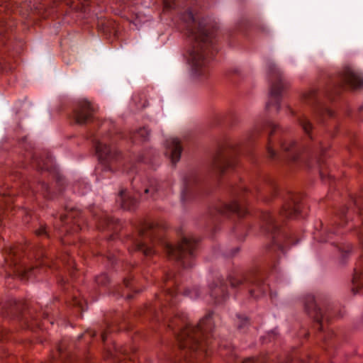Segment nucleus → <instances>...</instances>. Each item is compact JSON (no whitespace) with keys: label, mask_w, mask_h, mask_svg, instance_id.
I'll use <instances>...</instances> for the list:
<instances>
[{"label":"nucleus","mask_w":363,"mask_h":363,"mask_svg":"<svg viewBox=\"0 0 363 363\" xmlns=\"http://www.w3.org/2000/svg\"><path fill=\"white\" fill-rule=\"evenodd\" d=\"M169 327L177 333L181 357L186 363H201L208 355L211 344L213 322L211 313H208L196 325H190L184 313H177L169 322Z\"/></svg>","instance_id":"1"},{"label":"nucleus","mask_w":363,"mask_h":363,"mask_svg":"<svg viewBox=\"0 0 363 363\" xmlns=\"http://www.w3.org/2000/svg\"><path fill=\"white\" fill-rule=\"evenodd\" d=\"M181 19L186 24L188 37L193 41L189 57L192 74L200 80L206 79L210 74V59L216 50L213 43L214 27L206 25L203 21L197 25L190 10L184 12Z\"/></svg>","instance_id":"2"},{"label":"nucleus","mask_w":363,"mask_h":363,"mask_svg":"<svg viewBox=\"0 0 363 363\" xmlns=\"http://www.w3.org/2000/svg\"><path fill=\"white\" fill-rule=\"evenodd\" d=\"M156 244H161L168 257L176 260L183 268H190L194 265L198 247V240L194 238L183 237L177 246H173L158 235L153 223H146L134 240L133 249L142 252L145 256H151L155 252L154 247Z\"/></svg>","instance_id":"3"},{"label":"nucleus","mask_w":363,"mask_h":363,"mask_svg":"<svg viewBox=\"0 0 363 363\" xmlns=\"http://www.w3.org/2000/svg\"><path fill=\"white\" fill-rule=\"evenodd\" d=\"M24 253V247L21 245L11 247L6 250L5 261L6 266L11 270V272H7L9 276L13 274L22 280H26L35 274L38 265L44 264L51 267L50 258L45 255L43 249H39L35 252L34 255L35 264L28 263L30 258L23 257Z\"/></svg>","instance_id":"4"},{"label":"nucleus","mask_w":363,"mask_h":363,"mask_svg":"<svg viewBox=\"0 0 363 363\" xmlns=\"http://www.w3.org/2000/svg\"><path fill=\"white\" fill-rule=\"evenodd\" d=\"M278 192V187L274 179L268 178L265 180L261 189H257L255 191H249L244 186H239L233 190L235 199L230 203H220L216 207V211L221 215H228L229 213H236L238 216L242 217L247 213V210L242 203L241 194H250L255 196L257 194H261L265 201H269L274 198Z\"/></svg>","instance_id":"5"},{"label":"nucleus","mask_w":363,"mask_h":363,"mask_svg":"<svg viewBox=\"0 0 363 363\" xmlns=\"http://www.w3.org/2000/svg\"><path fill=\"white\" fill-rule=\"evenodd\" d=\"M240 145L226 140L218 146L211 164L212 170L218 174H222L228 168L233 167L236 164V156Z\"/></svg>","instance_id":"6"},{"label":"nucleus","mask_w":363,"mask_h":363,"mask_svg":"<svg viewBox=\"0 0 363 363\" xmlns=\"http://www.w3.org/2000/svg\"><path fill=\"white\" fill-rule=\"evenodd\" d=\"M304 308L307 314L318 324V329H323V322H328L333 317V307L328 302L315 299L313 295H308L304 298Z\"/></svg>","instance_id":"7"},{"label":"nucleus","mask_w":363,"mask_h":363,"mask_svg":"<svg viewBox=\"0 0 363 363\" xmlns=\"http://www.w3.org/2000/svg\"><path fill=\"white\" fill-rule=\"evenodd\" d=\"M267 69L271 86L269 100L266 104V108H269L271 106H274L277 111H279L280 109L281 92L289 86V82L273 62H269L267 63Z\"/></svg>","instance_id":"8"},{"label":"nucleus","mask_w":363,"mask_h":363,"mask_svg":"<svg viewBox=\"0 0 363 363\" xmlns=\"http://www.w3.org/2000/svg\"><path fill=\"white\" fill-rule=\"evenodd\" d=\"M228 281L232 288H247L251 297L257 298L267 290L266 285L256 274H230Z\"/></svg>","instance_id":"9"},{"label":"nucleus","mask_w":363,"mask_h":363,"mask_svg":"<svg viewBox=\"0 0 363 363\" xmlns=\"http://www.w3.org/2000/svg\"><path fill=\"white\" fill-rule=\"evenodd\" d=\"M95 148L99 159L102 162L111 164L119 162L122 159L121 152L116 147L108 144L106 137L96 143Z\"/></svg>","instance_id":"10"},{"label":"nucleus","mask_w":363,"mask_h":363,"mask_svg":"<svg viewBox=\"0 0 363 363\" xmlns=\"http://www.w3.org/2000/svg\"><path fill=\"white\" fill-rule=\"evenodd\" d=\"M137 182L134 179L132 182L136 193L142 199L146 200L152 198L154 200L157 199L162 196V185L155 179H148L141 184L140 186H135Z\"/></svg>","instance_id":"11"},{"label":"nucleus","mask_w":363,"mask_h":363,"mask_svg":"<svg viewBox=\"0 0 363 363\" xmlns=\"http://www.w3.org/2000/svg\"><path fill=\"white\" fill-rule=\"evenodd\" d=\"M270 128L271 130L269 133V138L268 140V144L267 146L268 157L271 159H275L277 153L272 149V141L271 137L277 131V130L279 129V127L274 125L272 122L265 121L256 123L254 128L248 133L246 140H247V143H251L264 128Z\"/></svg>","instance_id":"12"},{"label":"nucleus","mask_w":363,"mask_h":363,"mask_svg":"<svg viewBox=\"0 0 363 363\" xmlns=\"http://www.w3.org/2000/svg\"><path fill=\"white\" fill-rule=\"evenodd\" d=\"M94 111L95 108L91 102L80 100L73 110L72 118L76 123L84 125L92 121Z\"/></svg>","instance_id":"13"},{"label":"nucleus","mask_w":363,"mask_h":363,"mask_svg":"<svg viewBox=\"0 0 363 363\" xmlns=\"http://www.w3.org/2000/svg\"><path fill=\"white\" fill-rule=\"evenodd\" d=\"M340 87L345 86L353 89L363 87V78L353 69L346 67L338 76Z\"/></svg>","instance_id":"14"},{"label":"nucleus","mask_w":363,"mask_h":363,"mask_svg":"<svg viewBox=\"0 0 363 363\" xmlns=\"http://www.w3.org/2000/svg\"><path fill=\"white\" fill-rule=\"evenodd\" d=\"M81 213L79 211L69 212L67 214L60 216V222L62 227L60 229L62 232L75 233L81 230Z\"/></svg>","instance_id":"15"},{"label":"nucleus","mask_w":363,"mask_h":363,"mask_svg":"<svg viewBox=\"0 0 363 363\" xmlns=\"http://www.w3.org/2000/svg\"><path fill=\"white\" fill-rule=\"evenodd\" d=\"M300 213V205L298 196L288 193L284 197V203L280 211V216L286 218H296Z\"/></svg>","instance_id":"16"},{"label":"nucleus","mask_w":363,"mask_h":363,"mask_svg":"<svg viewBox=\"0 0 363 363\" xmlns=\"http://www.w3.org/2000/svg\"><path fill=\"white\" fill-rule=\"evenodd\" d=\"M262 228L268 233L273 236V244L281 248V246L278 243L276 235L279 231V224L274 216L269 212H262L261 214Z\"/></svg>","instance_id":"17"},{"label":"nucleus","mask_w":363,"mask_h":363,"mask_svg":"<svg viewBox=\"0 0 363 363\" xmlns=\"http://www.w3.org/2000/svg\"><path fill=\"white\" fill-rule=\"evenodd\" d=\"M166 155H167L173 164H175L181 157L182 147L177 138H169L166 141Z\"/></svg>","instance_id":"18"},{"label":"nucleus","mask_w":363,"mask_h":363,"mask_svg":"<svg viewBox=\"0 0 363 363\" xmlns=\"http://www.w3.org/2000/svg\"><path fill=\"white\" fill-rule=\"evenodd\" d=\"M197 182L196 174L194 172L187 173L183 177V188L181 194V200L185 203L190 199L193 195L191 186Z\"/></svg>","instance_id":"19"},{"label":"nucleus","mask_w":363,"mask_h":363,"mask_svg":"<svg viewBox=\"0 0 363 363\" xmlns=\"http://www.w3.org/2000/svg\"><path fill=\"white\" fill-rule=\"evenodd\" d=\"M227 286L220 279L210 285V296L215 300V303H220L228 297Z\"/></svg>","instance_id":"20"},{"label":"nucleus","mask_w":363,"mask_h":363,"mask_svg":"<svg viewBox=\"0 0 363 363\" xmlns=\"http://www.w3.org/2000/svg\"><path fill=\"white\" fill-rule=\"evenodd\" d=\"M118 201L121 202V208L125 210H133L138 206V201L128 194H126V191L124 189L121 190Z\"/></svg>","instance_id":"21"},{"label":"nucleus","mask_w":363,"mask_h":363,"mask_svg":"<svg viewBox=\"0 0 363 363\" xmlns=\"http://www.w3.org/2000/svg\"><path fill=\"white\" fill-rule=\"evenodd\" d=\"M281 147L284 151L288 152L289 160L293 162H296L298 160L299 151L294 141L284 142L281 143Z\"/></svg>","instance_id":"22"},{"label":"nucleus","mask_w":363,"mask_h":363,"mask_svg":"<svg viewBox=\"0 0 363 363\" xmlns=\"http://www.w3.org/2000/svg\"><path fill=\"white\" fill-rule=\"evenodd\" d=\"M298 123L305 133L308 135L311 139H312L313 137L311 131L313 129V125L310 121L306 116H301L298 119Z\"/></svg>","instance_id":"23"},{"label":"nucleus","mask_w":363,"mask_h":363,"mask_svg":"<svg viewBox=\"0 0 363 363\" xmlns=\"http://www.w3.org/2000/svg\"><path fill=\"white\" fill-rule=\"evenodd\" d=\"M150 136V130L143 127L140 128L135 133L133 134V139L134 140H140V141H145L148 140Z\"/></svg>","instance_id":"24"},{"label":"nucleus","mask_w":363,"mask_h":363,"mask_svg":"<svg viewBox=\"0 0 363 363\" xmlns=\"http://www.w3.org/2000/svg\"><path fill=\"white\" fill-rule=\"evenodd\" d=\"M162 296L164 297L165 301L170 306H174L175 304L174 299L177 296L176 289H167Z\"/></svg>","instance_id":"25"},{"label":"nucleus","mask_w":363,"mask_h":363,"mask_svg":"<svg viewBox=\"0 0 363 363\" xmlns=\"http://www.w3.org/2000/svg\"><path fill=\"white\" fill-rule=\"evenodd\" d=\"M303 99L306 103L315 104L318 101V94L315 89H311L303 94Z\"/></svg>","instance_id":"26"},{"label":"nucleus","mask_w":363,"mask_h":363,"mask_svg":"<svg viewBox=\"0 0 363 363\" xmlns=\"http://www.w3.org/2000/svg\"><path fill=\"white\" fill-rule=\"evenodd\" d=\"M237 318H238L237 325H238V328L239 330L245 329V328H247L249 325L250 323H249V320L247 317H245V316H242L240 315H238Z\"/></svg>","instance_id":"27"},{"label":"nucleus","mask_w":363,"mask_h":363,"mask_svg":"<svg viewBox=\"0 0 363 363\" xmlns=\"http://www.w3.org/2000/svg\"><path fill=\"white\" fill-rule=\"evenodd\" d=\"M199 291L197 287H194L192 289H188L184 291V295L189 296L191 298H196L199 296Z\"/></svg>","instance_id":"28"},{"label":"nucleus","mask_w":363,"mask_h":363,"mask_svg":"<svg viewBox=\"0 0 363 363\" xmlns=\"http://www.w3.org/2000/svg\"><path fill=\"white\" fill-rule=\"evenodd\" d=\"M95 281L99 285H106L108 283L109 279L106 274H101L96 277Z\"/></svg>","instance_id":"29"},{"label":"nucleus","mask_w":363,"mask_h":363,"mask_svg":"<svg viewBox=\"0 0 363 363\" xmlns=\"http://www.w3.org/2000/svg\"><path fill=\"white\" fill-rule=\"evenodd\" d=\"M40 186L43 196L49 199L51 198V196L49 195V186L48 184L42 182L40 184Z\"/></svg>","instance_id":"30"},{"label":"nucleus","mask_w":363,"mask_h":363,"mask_svg":"<svg viewBox=\"0 0 363 363\" xmlns=\"http://www.w3.org/2000/svg\"><path fill=\"white\" fill-rule=\"evenodd\" d=\"M242 363H267L262 359L247 358Z\"/></svg>","instance_id":"31"},{"label":"nucleus","mask_w":363,"mask_h":363,"mask_svg":"<svg viewBox=\"0 0 363 363\" xmlns=\"http://www.w3.org/2000/svg\"><path fill=\"white\" fill-rule=\"evenodd\" d=\"M35 234L38 236L48 235L45 226L41 225L38 230H35Z\"/></svg>","instance_id":"32"},{"label":"nucleus","mask_w":363,"mask_h":363,"mask_svg":"<svg viewBox=\"0 0 363 363\" xmlns=\"http://www.w3.org/2000/svg\"><path fill=\"white\" fill-rule=\"evenodd\" d=\"M352 281L354 286L352 288V290L353 293L355 294L356 293H357V288L362 286V284H359L357 275L354 277Z\"/></svg>","instance_id":"33"},{"label":"nucleus","mask_w":363,"mask_h":363,"mask_svg":"<svg viewBox=\"0 0 363 363\" xmlns=\"http://www.w3.org/2000/svg\"><path fill=\"white\" fill-rule=\"evenodd\" d=\"M40 316H41L45 321L48 320L51 325L53 324L52 320L48 319V314L46 312L40 313L39 315H37L35 317H33L34 319H38Z\"/></svg>","instance_id":"34"},{"label":"nucleus","mask_w":363,"mask_h":363,"mask_svg":"<svg viewBox=\"0 0 363 363\" xmlns=\"http://www.w3.org/2000/svg\"><path fill=\"white\" fill-rule=\"evenodd\" d=\"M338 84H339V79H337V82H336V84H334V87H333L334 90H332V92H334L335 94H338L340 92L341 89L345 87V86L340 87L338 86Z\"/></svg>","instance_id":"35"},{"label":"nucleus","mask_w":363,"mask_h":363,"mask_svg":"<svg viewBox=\"0 0 363 363\" xmlns=\"http://www.w3.org/2000/svg\"><path fill=\"white\" fill-rule=\"evenodd\" d=\"M320 155L318 157V158H316V162L320 165L321 162H322V155L324 154L325 152V150L323 149V147H320Z\"/></svg>","instance_id":"36"},{"label":"nucleus","mask_w":363,"mask_h":363,"mask_svg":"<svg viewBox=\"0 0 363 363\" xmlns=\"http://www.w3.org/2000/svg\"><path fill=\"white\" fill-rule=\"evenodd\" d=\"M333 234H335V233H334V232L329 231V232L327 233V238H323L321 240H322V241H325V242L328 241L330 239H331V238H332V237H333Z\"/></svg>","instance_id":"37"},{"label":"nucleus","mask_w":363,"mask_h":363,"mask_svg":"<svg viewBox=\"0 0 363 363\" xmlns=\"http://www.w3.org/2000/svg\"><path fill=\"white\" fill-rule=\"evenodd\" d=\"M164 6L166 8H169V9H173L174 6V2H171L169 1V4H168L167 1H166V0L164 1Z\"/></svg>","instance_id":"38"},{"label":"nucleus","mask_w":363,"mask_h":363,"mask_svg":"<svg viewBox=\"0 0 363 363\" xmlns=\"http://www.w3.org/2000/svg\"><path fill=\"white\" fill-rule=\"evenodd\" d=\"M108 259L109 260V262L111 263V264H113L114 262L116 261V257L115 255H109L108 257Z\"/></svg>","instance_id":"39"},{"label":"nucleus","mask_w":363,"mask_h":363,"mask_svg":"<svg viewBox=\"0 0 363 363\" xmlns=\"http://www.w3.org/2000/svg\"><path fill=\"white\" fill-rule=\"evenodd\" d=\"M323 111L325 112L330 117L333 116V112L330 109L325 108L323 110Z\"/></svg>","instance_id":"40"},{"label":"nucleus","mask_w":363,"mask_h":363,"mask_svg":"<svg viewBox=\"0 0 363 363\" xmlns=\"http://www.w3.org/2000/svg\"><path fill=\"white\" fill-rule=\"evenodd\" d=\"M110 125H113L112 123L109 121H104L103 123H102V127H106V126H110Z\"/></svg>","instance_id":"41"},{"label":"nucleus","mask_w":363,"mask_h":363,"mask_svg":"<svg viewBox=\"0 0 363 363\" xmlns=\"http://www.w3.org/2000/svg\"><path fill=\"white\" fill-rule=\"evenodd\" d=\"M174 274H173L172 273L167 274V279L168 281H170L172 279H174Z\"/></svg>","instance_id":"42"},{"label":"nucleus","mask_w":363,"mask_h":363,"mask_svg":"<svg viewBox=\"0 0 363 363\" xmlns=\"http://www.w3.org/2000/svg\"><path fill=\"white\" fill-rule=\"evenodd\" d=\"M101 338L104 342L106 340L107 335L105 332L101 334Z\"/></svg>","instance_id":"43"},{"label":"nucleus","mask_w":363,"mask_h":363,"mask_svg":"<svg viewBox=\"0 0 363 363\" xmlns=\"http://www.w3.org/2000/svg\"><path fill=\"white\" fill-rule=\"evenodd\" d=\"M4 38H5L4 35H3L1 31H0V42H4Z\"/></svg>","instance_id":"44"},{"label":"nucleus","mask_w":363,"mask_h":363,"mask_svg":"<svg viewBox=\"0 0 363 363\" xmlns=\"http://www.w3.org/2000/svg\"><path fill=\"white\" fill-rule=\"evenodd\" d=\"M124 284H125L127 287H128V286H129V285H130V280H128V279H125V280H124Z\"/></svg>","instance_id":"45"},{"label":"nucleus","mask_w":363,"mask_h":363,"mask_svg":"<svg viewBox=\"0 0 363 363\" xmlns=\"http://www.w3.org/2000/svg\"><path fill=\"white\" fill-rule=\"evenodd\" d=\"M58 350H59L60 353L62 352V348L61 346L59 347Z\"/></svg>","instance_id":"46"},{"label":"nucleus","mask_w":363,"mask_h":363,"mask_svg":"<svg viewBox=\"0 0 363 363\" xmlns=\"http://www.w3.org/2000/svg\"><path fill=\"white\" fill-rule=\"evenodd\" d=\"M74 304L75 305H79V302L78 301H74Z\"/></svg>","instance_id":"47"},{"label":"nucleus","mask_w":363,"mask_h":363,"mask_svg":"<svg viewBox=\"0 0 363 363\" xmlns=\"http://www.w3.org/2000/svg\"><path fill=\"white\" fill-rule=\"evenodd\" d=\"M360 110L363 111V105L360 107Z\"/></svg>","instance_id":"48"},{"label":"nucleus","mask_w":363,"mask_h":363,"mask_svg":"<svg viewBox=\"0 0 363 363\" xmlns=\"http://www.w3.org/2000/svg\"><path fill=\"white\" fill-rule=\"evenodd\" d=\"M132 298V296L129 295L128 296V298Z\"/></svg>","instance_id":"49"},{"label":"nucleus","mask_w":363,"mask_h":363,"mask_svg":"<svg viewBox=\"0 0 363 363\" xmlns=\"http://www.w3.org/2000/svg\"><path fill=\"white\" fill-rule=\"evenodd\" d=\"M332 94V93H328V96L330 97V95Z\"/></svg>","instance_id":"50"}]
</instances>
